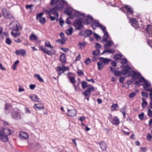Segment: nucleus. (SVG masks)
Listing matches in <instances>:
<instances>
[{
	"mask_svg": "<svg viewBox=\"0 0 152 152\" xmlns=\"http://www.w3.org/2000/svg\"><path fill=\"white\" fill-rule=\"evenodd\" d=\"M124 7L126 9V10L129 13L132 14L134 12V11L133 9L129 7V6L127 5H125Z\"/></svg>",
	"mask_w": 152,
	"mask_h": 152,
	"instance_id": "obj_17",
	"label": "nucleus"
},
{
	"mask_svg": "<svg viewBox=\"0 0 152 152\" xmlns=\"http://www.w3.org/2000/svg\"><path fill=\"white\" fill-rule=\"evenodd\" d=\"M130 22L131 24L136 25L137 23V22L136 20L134 18L131 19L130 20Z\"/></svg>",
	"mask_w": 152,
	"mask_h": 152,
	"instance_id": "obj_46",
	"label": "nucleus"
},
{
	"mask_svg": "<svg viewBox=\"0 0 152 152\" xmlns=\"http://www.w3.org/2000/svg\"><path fill=\"white\" fill-rule=\"evenodd\" d=\"M14 31H12L11 32V34L13 36L16 37L20 35V32L17 31L14 32Z\"/></svg>",
	"mask_w": 152,
	"mask_h": 152,
	"instance_id": "obj_32",
	"label": "nucleus"
},
{
	"mask_svg": "<svg viewBox=\"0 0 152 152\" xmlns=\"http://www.w3.org/2000/svg\"><path fill=\"white\" fill-rule=\"evenodd\" d=\"M67 111V115L69 116L74 117L77 115V111L75 109L71 110L68 109Z\"/></svg>",
	"mask_w": 152,
	"mask_h": 152,
	"instance_id": "obj_6",
	"label": "nucleus"
},
{
	"mask_svg": "<svg viewBox=\"0 0 152 152\" xmlns=\"http://www.w3.org/2000/svg\"><path fill=\"white\" fill-rule=\"evenodd\" d=\"M127 59L126 58H124L123 59V61L121 62V63L122 64H127Z\"/></svg>",
	"mask_w": 152,
	"mask_h": 152,
	"instance_id": "obj_58",
	"label": "nucleus"
},
{
	"mask_svg": "<svg viewBox=\"0 0 152 152\" xmlns=\"http://www.w3.org/2000/svg\"><path fill=\"white\" fill-rule=\"evenodd\" d=\"M57 71L58 72H59L58 73L59 75H60L61 74V72L63 73V69L62 67H61L60 66H58L57 67Z\"/></svg>",
	"mask_w": 152,
	"mask_h": 152,
	"instance_id": "obj_41",
	"label": "nucleus"
},
{
	"mask_svg": "<svg viewBox=\"0 0 152 152\" xmlns=\"http://www.w3.org/2000/svg\"><path fill=\"white\" fill-rule=\"evenodd\" d=\"M113 43L112 41H107L106 42V43L104 45V48H107L108 47L111 45L112 43Z\"/></svg>",
	"mask_w": 152,
	"mask_h": 152,
	"instance_id": "obj_25",
	"label": "nucleus"
},
{
	"mask_svg": "<svg viewBox=\"0 0 152 152\" xmlns=\"http://www.w3.org/2000/svg\"><path fill=\"white\" fill-rule=\"evenodd\" d=\"M1 131V133L4 135L8 136L11 134L10 130L7 128H4Z\"/></svg>",
	"mask_w": 152,
	"mask_h": 152,
	"instance_id": "obj_11",
	"label": "nucleus"
},
{
	"mask_svg": "<svg viewBox=\"0 0 152 152\" xmlns=\"http://www.w3.org/2000/svg\"><path fill=\"white\" fill-rule=\"evenodd\" d=\"M35 107L39 109V110L43 109L44 108V106L42 104H35Z\"/></svg>",
	"mask_w": 152,
	"mask_h": 152,
	"instance_id": "obj_27",
	"label": "nucleus"
},
{
	"mask_svg": "<svg viewBox=\"0 0 152 152\" xmlns=\"http://www.w3.org/2000/svg\"><path fill=\"white\" fill-rule=\"evenodd\" d=\"M131 74L132 79L134 80L137 79L141 75L140 72H136L134 71H132Z\"/></svg>",
	"mask_w": 152,
	"mask_h": 152,
	"instance_id": "obj_8",
	"label": "nucleus"
},
{
	"mask_svg": "<svg viewBox=\"0 0 152 152\" xmlns=\"http://www.w3.org/2000/svg\"><path fill=\"white\" fill-rule=\"evenodd\" d=\"M118 107V105L117 104H113L111 106V110L113 111L115 110Z\"/></svg>",
	"mask_w": 152,
	"mask_h": 152,
	"instance_id": "obj_37",
	"label": "nucleus"
},
{
	"mask_svg": "<svg viewBox=\"0 0 152 152\" xmlns=\"http://www.w3.org/2000/svg\"><path fill=\"white\" fill-rule=\"evenodd\" d=\"M11 114L12 118L16 120H19L21 118V115L17 109L12 110L11 112Z\"/></svg>",
	"mask_w": 152,
	"mask_h": 152,
	"instance_id": "obj_1",
	"label": "nucleus"
},
{
	"mask_svg": "<svg viewBox=\"0 0 152 152\" xmlns=\"http://www.w3.org/2000/svg\"><path fill=\"white\" fill-rule=\"evenodd\" d=\"M30 98L32 99V100L34 101L39 102V98H38L37 96L36 95L33 94L30 96Z\"/></svg>",
	"mask_w": 152,
	"mask_h": 152,
	"instance_id": "obj_23",
	"label": "nucleus"
},
{
	"mask_svg": "<svg viewBox=\"0 0 152 152\" xmlns=\"http://www.w3.org/2000/svg\"><path fill=\"white\" fill-rule=\"evenodd\" d=\"M15 53L17 55H21L23 56H24L26 54V52L25 50L23 49L17 50H16Z\"/></svg>",
	"mask_w": 152,
	"mask_h": 152,
	"instance_id": "obj_9",
	"label": "nucleus"
},
{
	"mask_svg": "<svg viewBox=\"0 0 152 152\" xmlns=\"http://www.w3.org/2000/svg\"><path fill=\"white\" fill-rule=\"evenodd\" d=\"M92 31L90 30H87L86 31L85 34L83 36L84 38H86L88 37H89L92 34Z\"/></svg>",
	"mask_w": 152,
	"mask_h": 152,
	"instance_id": "obj_19",
	"label": "nucleus"
},
{
	"mask_svg": "<svg viewBox=\"0 0 152 152\" xmlns=\"http://www.w3.org/2000/svg\"><path fill=\"white\" fill-rule=\"evenodd\" d=\"M142 107L143 108H145L147 105V103L146 100L144 98H142Z\"/></svg>",
	"mask_w": 152,
	"mask_h": 152,
	"instance_id": "obj_34",
	"label": "nucleus"
},
{
	"mask_svg": "<svg viewBox=\"0 0 152 152\" xmlns=\"http://www.w3.org/2000/svg\"><path fill=\"white\" fill-rule=\"evenodd\" d=\"M69 79L70 82L73 84V85L74 84V83L75 82V77H73L69 76Z\"/></svg>",
	"mask_w": 152,
	"mask_h": 152,
	"instance_id": "obj_35",
	"label": "nucleus"
},
{
	"mask_svg": "<svg viewBox=\"0 0 152 152\" xmlns=\"http://www.w3.org/2000/svg\"><path fill=\"white\" fill-rule=\"evenodd\" d=\"M39 48L40 50L43 52L45 53L48 54L49 56H51L53 54L50 50H49L47 49L43 48L42 46H40Z\"/></svg>",
	"mask_w": 152,
	"mask_h": 152,
	"instance_id": "obj_7",
	"label": "nucleus"
},
{
	"mask_svg": "<svg viewBox=\"0 0 152 152\" xmlns=\"http://www.w3.org/2000/svg\"><path fill=\"white\" fill-rule=\"evenodd\" d=\"M86 44L87 43L86 42H84L82 43L80 42H79L78 44V46L79 47V48L80 49H81L84 48Z\"/></svg>",
	"mask_w": 152,
	"mask_h": 152,
	"instance_id": "obj_22",
	"label": "nucleus"
},
{
	"mask_svg": "<svg viewBox=\"0 0 152 152\" xmlns=\"http://www.w3.org/2000/svg\"><path fill=\"white\" fill-rule=\"evenodd\" d=\"M144 83L145 84V85L143 86V88L148 87L151 86V85L150 83L148 82L147 80H145Z\"/></svg>",
	"mask_w": 152,
	"mask_h": 152,
	"instance_id": "obj_36",
	"label": "nucleus"
},
{
	"mask_svg": "<svg viewBox=\"0 0 152 152\" xmlns=\"http://www.w3.org/2000/svg\"><path fill=\"white\" fill-rule=\"evenodd\" d=\"M116 71V70L115 69V68L113 67H110V71L111 72H113L114 73Z\"/></svg>",
	"mask_w": 152,
	"mask_h": 152,
	"instance_id": "obj_63",
	"label": "nucleus"
},
{
	"mask_svg": "<svg viewBox=\"0 0 152 152\" xmlns=\"http://www.w3.org/2000/svg\"><path fill=\"white\" fill-rule=\"evenodd\" d=\"M83 94L86 97H89L91 94V93L90 92L85 91L83 92Z\"/></svg>",
	"mask_w": 152,
	"mask_h": 152,
	"instance_id": "obj_39",
	"label": "nucleus"
},
{
	"mask_svg": "<svg viewBox=\"0 0 152 152\" xmlns=\"http://www.w3.org/2000/svg\"><path fill=\"white\" fill-rule=\"evenodd\" d=\"M66 4V2L63 0L59 1L58 4L55 6V8H57L58 10L61 9Z\"/></svg>",
	"mask_w": 152,
	"mask_h": 152,
	"instance_id": "obj_5",
	"label": "nucleus"
},
{
	"mask_svg": "<svg viewBox=\"0 0 152 152\" xmlns=\"http://www.w3.org/2000/svg\"><path fill=\"white\" fill-rule=\"evenodd\" d=\"M58 1V0H51L50 4L53 5V4H56V5Z\"/></svg>",
	"mask_w": 152,
	"mask_h": 152,
	"instance_id": "obj_49",
	"label": "nucleus"
},
{
	"mask_svg": "<svg viewBox=\"0 0 152 152\" xmlns=\"http://www.w3.org/2000/svg\"><path fill=\"white\" fill-rule=\"evenodd\" d=\"M7 135H4L3 134L1 133V134H0V140L4 142L8 141V139L7 137Z\"/></svg>",
	"mask_w": 152,
	"mask_h": 152,
	"instance_id": "obj_14",
	"label": "nucleus"
},
{
	"mask_svg": "<svg viewBox=\"0 0 152 152\" xmlns=\"http://www.w3.org/2000/svg\"><path fill=\"white\" fill-rule=\"evenodd\" d=\"M93 20V18L88 15V17L86 18L85 22L86 24H89L91 23Z\"/></svg>",
	"mask_w": 152,
	"mask_h": 152,
	"instance_id": "obj_20",
	"label": "nucleus"
},
{
	"mask_svg": "<svg viewBox=\"0 0 152 152\" xmlns=\"http://www.w3.org/2000/svg\"><path fill=\"white\" fill-rule=\"evenodd\" d=\"M30 38L31 40H36L37 39L36 36L34 34L31 35L30 36Z\"/></svg>",
	"mask_w": 152,
	"mask_h": 152,
	"instance_id": "obj_40",
	"label": "nucleus"
},
{
	"mask_svg": "<svg viewBox=\"0 0 152 152\" xmlns=\"http://www.w3.org/2000/svg\"><path fill=\"white\" fill-rule=\"evenodd\" d=\"M45 46L49 48H51V49L53 48V47L51 45L49 41L45 42Z\"/></svg>",
	"mask_w": 152,
	"mask_h": 152,
	"instance_id": "obj_33",
	"label": "nucleus"
},
{
	"mask_svg": "<svg viewBox=\"0 0 152 152\" xmlns=\"http://www.w3.org/2000/svg\"><path fill=\"white\" fill-rule=\"evenodd\" d=\"M72 10L70 8H66L65 11L64 12L68 15H70L72 14Z\"/></svg>",
	"mask_w": 152,
	"mask_h": 152,
	"instance_id": "obj_16",
	"label": "nucleus"
},
{
	"mask_svg": "<svg viewBox=\"0 0 152 152\" xmlns=\"http://www.w3.org/2000/svg\"><path fill=\"white\" fill-rule=\"evenodd\" d=\"M100 148L103 151L106 150L107 145L106 143L103 142H102L99 143Z\"/></svg>",
	"mask_w": 152,
	"mask_h": 152,
	"instance_id": "obj_15",
	"label": "nucleus"
},
{
	"mask_svg": "<svg viewBox=\"0 0 152 152\" xmlns=\"http://www.w3.org/2000/svg\"><path fill=\"white\" fill-rule=\"evenodd\" d=\"M135 93L134 92H133L129 94V97L130 98H132L135 96Z\"/></svg>",
	"mask_w": 152,
	"mask_h": 152,
	"instance_id": "obj_60",
	"label": "nucleus"
},
{
	"mask_svg": "<svg viewBox=\"0 0 152 152\" xmlns=\"http://www.w3.org/2000/svg\"><path fill=\"white\" fill-rule=\"evenodd\" d=\"M34 77L39 82H44V80L38 74H35L34 75Z\"/></svg>",
	"mask_w": 152,
	"mask_h": 152,
	"instance_id": "obj_26",
	"label": "nucleus"
},
{
	"mask_svg": "<svg viewBox=\"0 0 152 152\" xmlns=\"http://www.w3.org/2000/svg\"><path fill=\"white\" fill-rule=\"evenodd\" d=\"M148 115L150 117L152 116V111L150 109H148Z\"/></svg>",
	"mask_w": 152,
	"mask_h": 152,
	"instance_id": "obj_54",
	"label": "nucleus"
},
{
	"mask_svg": "<svg viewBox=\"0 0 152 152\" xmlns=\"http://www.w3.org/2000/svg\"><path fill=\"white\" fill-rule=\"evenodd\" d=\"M43 13L42 12H41L37 14L36 15V18L37 20L39 19L43 15Z\"/></svg>",
	"mask_w": 152,
	"mask_h": 152,
	"instance_id": "obj_44",
	"label": "nucleus"
},
{
	"mask_svg": "<svg viewBox=\"0 0 152 152\" xmlns=\"http://www.w3.org/2000/svg\"><path fill=\"white\" fill-rule=\"evenodd\" d=\"M152 137L151 135L150 134H147V139L148 141H150Z\"/></svg>",
	"mask_w": 152,
	"mask_h": 152,
	"instance_id": "obj_53",
	"label": "nucleus"
},
{
	"mask_svg": "<svg viewBox=\"0 0 152 152\" xmlns=\"http://www.w3.org/2000/svg\"><path fill=\"white\" fill-rule=\"evenodd\" d=\"M121 74H122L123 75H125L126 74L128 73L129 72L127 71L126 70L123 69L122 70V71H121Z\"/></svg>",
	"mask_w": 152,
	"mask_h": 152,
	"instance_id": "obj_56",
	"label": "nucleus"
},
{
	"mask_svg": "<svg viewBox=\"0 0 152 152\" xmlns=\"http://www.w3.org/2000/svg\"><path fill=\"white\" fill-rule=\"evenodd\" d=\"M2 12L3 13V15L4 17H7V14L9 12L5 8H4L2 10Z\"/></svg>",
	"mask_w": 152,
	"mask_h": 152,
	"instance_id": "obj_28",
	"label": "nucleus"
},
{
	"mask_svg": "<svg viewBox=\"0 0 152 152\" xmlns=\"http://www.w3.org/2000/svg\"><path fill=\"white\" fill-rule=\"evenodd\" d=\"M100 50L99 49H97L96 50L94 51L93 52V55L94 56H99L100 54Z\"/></svg>",
	"mask_w": 152,
	"mask_h": 152,
	"instance_id": "obj_29",
	"label": "nucleus"
},
{
	"mask_svg": "<svg viewBox=\"0 0 152 152\" xmlns=\"http://www.w3.org/2000/svg\"><path fill=\"white\" fill-rule=\"evenodd\" d=\"M138 81L136 80L135 81L134 83L135 85H138L139 82H143L144 83L145 79L143 77L141 76L138 79Z\"/></svg>",
	"mask_w": 152,
	"mask_h": 152,
	"instance_id": "obj_21",
	"label": "nucleus"
},
{
	"mask_svg": "<svg viewBox=\"0 0 152 152\" xmlns=\"http://www.w3.org/2000/svg\"><path fill=\"white\" fill-rule=\"evenodd\" d=\"M125 79V77H122L120 78L119 82L120 83H122Z\"/></svg>",
	"mask_w": 152,
	"mask_h": 152,
	"instance_id": "obj_61",
	"label": "nucleus"
},
{
	"mask_svg": "<svg viewBox=\"0 0 152 152\" xmlns=\"http://www.w3.org/2000/svg\"><path fill=\"white\" fill-rule=\"evenodd\" d=\"M142 96L144 97H146L147 98L148 97V94L145 92H142Z\"/></svg>",
	"mask_w": 152,
	"mask_h": 152,
	"instance_id": "obj_62",
	"label": "nucleus"
},
{
	"mask_svg": "<svg viewBox=\"0 0 152 152\" xmlns=\"http://www.w3.org/2000/svg\"><path fill=\"white\" fill-rule=\"evenodd\" d=\"M99 59L101 60L102 62H103L104 64H108L111 61V59H110L104 58L102 57H99Z\"/></svg>",
	"mask_w": 152,
	"mask_h": 152,
	"instance_id": "obj_13",
	"label": "nucleus"
},
{
	"mask_svg": "<svg viewBox=\"0 0 152 152\" xmlns=\"http://www.w3.org/2000/svg\"><path fill=\"white\" fill-rule=\"evenodd\" d=\"M91 62V61L89 58H87L84 61V63L86 64V65L89 64Z\"/></svg>",
	"mask_w": 152,
	"mask_h": 152,
	"instance_id": "obj_51",
	"label": "nucleus"
},
{
	"mask_svg": "<svg viewBox=\"0 0 152 152\" xmlns=\"http://www.w3.org/2000/svg\"><path fill=\"white\" fill-rule=\"evenodd\" d=\"M144 113L143 112L138 115V116L139 119L141 120H142L144 119Z\"/></svg>",
	"mask_w": 152,
	"mask_h": 152,
	"instance_id": "obj_47",
	"label": "nucleus"
},
{
	"mask_svg": "<svg viewBox=\"0 0 152 152\" xmlns=\"http://www.w3.org/2000/svg\"><path fill=\"white\" fill-rule=\"evenodd\" d=\"M20 137L21 139L26 140L28 138V136L26 132H21L20 134Z\"/></svg>",
	"mask_w": 152,
	"mask_h": 152,
	"instance_id": "obj_10",
	"label": "nucleus"
},
{
	"mask_svg": "<svg viewBox=\"0 0 152 152\" xmlns=\"http://www.w3.org/2000/svg\"><path fill=\"white\" fill-rule=\"evenodd\" d=\"M65 41V40L64 39H58L57 40V41L58 42V43L61 44H64Z\"/></svg>",
	"mask_w": 152,
	"mask_h": 152,
	"instance_id": "obj_48",
	"label": "nucleus"
},
{
	"mask_svg": "<svg viewBox=\"0 0 152 152\" xmlns=\"http://www.w3.org/2000/svg\"><path fill=\"white\" fill-rule=\"evenodd\" d=\"M83 89H85L87 86H88L87 82L85 81L82 82L81 83Z\"/></svg>",
	"mask_w": 152,
	"mask_h": 152,
	"instance_id": "obj_43",
	"label": "nucleus"
},
{
	"mask_svg": "<svg viewBox=\"0 0 152 152\" xmlns=\"http://www.w3.org/2000/svg\"><path fill=\"white\" fill-rule=\"evenodd\" d=\"M10 26H12V31H18L19 30V28L20 26L18 22H15L13 21L10 23Z\"/></svg>",
	"mask_w": 152,
	"mask_h": 152,
	"instance_id": "obj_4",
	"label": "nucleus"
},
{
	"mask_svg": "<svg viewBox=\"0 0 152 152\" xmlns=\"http://www.w3.org/2000/svg\"><path fill=\"white\" fill-rule=\"evenodd\" d=\"M114 74V75L117 77L120 76L121 75V71H117V70Z\"/></svg>",
	"mask_w": 152,
	"mask_h": 152,
	"instance_id": "obj_45",
	"label": "nucleus"
},
{
	"mask_svg": "<svg viewBox=\"0 0 152 152\" xmlns=\"http://www.w3.org/2000/svg\"><path fill=\"white\" fill-rule=\"evenodd\" d=\"M110 121L113 125L118 124L119 123V119L116 117L113 118H110Z\"/></svg>",
	"mask_w": 152,
	"mask_h": 152,
	"instance_id": "obj_12",
	"label": "nucleus"
},
{
	"mask_svg": "<svg viewBox=\"0 0 152 152\" xmlns=\"http://www.w3.org/2000/svg\"><path fill=\"white\" fill-rule=\"evenodd\" d=\"M114 58L115 59L118 60L121 58L122 56L121 55L119 54H116L114 56Z\"/></svg>",
	"mask_w": 152,
	"mask_h": 152,
	"instance_id": "obj_42",
	"label": "nucleus"
},
{
	"mask_svg": "<svg viewBox=\"0 0 152 152\" xmlns=\"http://www.w3.org/2000/svg\"><path fill=\"white\" fill-rule=\"evenodd\" d=\"M58 10L57 8H55V6L53 8L50 9L49 11L47 10L46 12H48V15L53 14L55 16L57 17L56 20H58V12H57V10Z\"/></svg>",
	"mask_w": 152,
	"mask_h": 152,
	"instance_id": "obj_3",
	"label": "nucleus"
},
{
	"mask_svg": "<svg viewBox=\"0 0 152 152\" xmlns=\"http://www.w3.org/2000/svg\"><path fill=\"white\" fill-rule=\"evenodd\" d=\"M40 22L42 24H44L45 22V18H42L39 19Z\"/></svg>",
	"mask_w": 152,
	"mask_h": 152,
	"instance_id": "obj_52",
	"label": "nucleus"
},
{
	"mask_svg": "<svg viewBox=\"0 0 152 152\" xmlns=\"http://www.w3.org/2000/svg\"><path fill=\"white\" fill-rule=\"evenodd\" d=\"M94 37H95L96 39V40H97L99 39H100V36L96 34L95 33H94Z\"/></svg>",
	"mask_w": 152,
	"mask_h": 152,
	"instance_id": "obj_64",
	"label": "nucleus"
},
{
	"mask_svg": "<svg viewBox=\"0 0 152 152\" xmlns=\"http://www.w3.org/2000/svg\"><path fill=\"white\" fill-rule=\"evenodd\" d=\"M88 86V87L87 89L85 91L90 92H91V91H94V87L93 86H90V85Z\"/></svg>",
	"mask_w": 152,
	"mask_h": 152,
	"instance_id": "obj_38",
	"label": "nucleus"
},
{
	"mask_svg": "<svg viewBox=\"0 0 152 152\" xmlns=\"http://www.w3.org/2000/svg\"><path fill=\"white\" fill-rule=\"evenodd\" d=\"M100 25V24L98 20H94L92 23L91 26L94 29H95V28H94V26L98 27H99Z\"/></svg>",
	"mask_w": 152,
	"mask_h": 152,
	"instance_id": "obj_18",
	"label": "nucleus"
},
{
	"mask_svg": "<svg viewBox=\"0 0 152 152\" xmlns=\"http://www.w3.org/2000/svg\"><path fill=\"white\" fill-rule=\"evenodd\" d=\"M60 60L62 62H64L66 61V56L64 54H63L60 56Z\"/></svg>",
	"mask_w": 152,
	"mask_h": 152,
	"instance_id": "obj_31",
	"label": "nucleus"
},
{
	"mask_svg": "<svg viewBox=\"0 0 152 152\" xmlns=\"http://www.w3.org/2000/svg\"><path fill=\"white\" fill-rule=\"evenodd\" d=\"M124 69L126 70L128 72H129V70H131V68L128 65H126V67Z\"/></svg>",
	"mask_w": 152,
	"mask_h": 152,
	"instance_id": "obj_59",
	"label": "nucleus"
},
{
	"mask_svg": "<svg viewBox=\"0 0 152 152\" xmlns=\"http://www.w3.org/2000/svg\"><path fill=\"white\" fill-rule=\"evenodd\" d=\"M82 23L80 19L76 20L74 23V26L77 29L80 30L84 28Z\"/></svg>",
	"mask_w": 152,
	"mask_h": 152,
	"instance_id": "obj_2",
	"label": "nucleus"
},
{
	"mask_svg": "<svg viewBox=\"0 0 152 152\" xmlns=\"http://www.w3.org/2000/svg\"><path fill=\"white\" fill-rule=\"evenodd\" d=\"M103 31V32L106 30V28L105 26L101 24L99 27Z\"/></svg>",
	"mask_w": 152,
	"mask_h": 152,
	"instance_id": "obj_57",
	"label": "nucleus"
},
{
	"mask_svg": "<svg viewBox=\"0 0 152 152\" xmlns=\"http://www.w3.org/2000/svg\"><path fill=\"white\" fill-rule=\"evenodd\" d=\"M5 42L7 44L10 45L11 44L12 41L9 38H7L6 39Z\"/></svg>",
	"mask_w": 152,
	"mask_h": 152,
	"instance_id": "obj_50",
	"label": "nucleus"
},
{
	"mask_svg": "<svg viewBox=\"0 0 152 152\" xmlns=\"http://www.w3.org/2000/svg\"><path fill=\"white\" fill-rule=\"evenodd\" d=\"M98 66V69L100 70L102 69L104 67L103 64L102 62H99L97 63Z\"/></svg>",
	"mask_w": 152,
	"mask_h": 152,
	"instance_id": "obj_30",
	"label": "nucleus"
},
{
	"mask_svg": "<svg viewBox=\"0 0 152 152\" xmlns=\"http://www.w3.org/2000/svg\"><path fill=\"white\" fill-rule=\"evenodd\" d=\"M77 73L79 76H81V75H84L83 72L80 69H79L77 70Z\"/></svg>",
	"mask_w": 152,
	"mask_h": 152,
	"instance_id": "obj_55",
	"label": "nucleus"
},
{
	"mask_svg": "<svg viewBox=\"0 0 152 152\" xmlns=\"http://www.w3.org/2000/svg\"><path fill=\"white\" fill-rule=\"evenodd\" d=\"M73 30V28L72 27H70L66 31L65 33L67 35L70 36L72 34Z\"/></svg>",
	"mask_w": 152,
	"mask_h": 152,
	"instance_id": "obj_24",
	"label": "nucleus"
}]
</instances>
